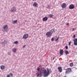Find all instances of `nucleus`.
Segmentation results:
<instances>
[{
	"label": "nucleus",
	"instance_id": "obj_13",
	"mask_svg": "<svg viewBox=\"0 0 77 77\" xmlns=\"http://www.w3.org/2000/svg\"><path fill=\"white\" fill-rule=\"evenodd\" d=\"M33 6H34L35 7H36V6H38V4L37 3H36V2H35L33 5Z\"/></svg>",
	"mask_w": 77,
	"mask_h": 77
},
{
	"label": "nucleus",
	"instance_id": "obj_36",
	"mask_svg": "<svg viewBox=\"0 0 77 77\" xmlns=\"http://www.w3.org/2000/svg\"><path fill=\"white\" fill-rule=\"evenodd\" d=\"M54 57L53 58V60H54Z\"/></svg>",
	"mask_w": 77,
	"mask_h": 77
},
{
	"label": "nucleus",
	"instance_id": "obj_15",
	"mask_svg": "<svg viewBox=\"0 0 77 77\" xmlns=\"http://www.w3.org/2000/svg\"><path fill=\"white\" fill-rule=\"evenodd\" d=\"M12 51L14 53H16V51H17V49L15 48H14L12 49Z\"/></svg>",
	"mask_w": 77,
	"mask_h": 77
},
{
	"label": "nucleus",
	"instance_id": "obj_24",
	"mask_svg": "<svg viewBox=\"0 0 77 77\" xmlns=\"http://www.w3.org/2000/svg\"><path fill=\"white\" fill-rule=\"evenodd\" d=\"M71 42H72L71 41H70L69 42V45H71Z\"/></svg>",
	"mask_w": 77,
	"mask_h": 77
},
{
	"label": "nucleus",
	"instance_id": "obj_34",
	"mask_svg": "<svg viewBox=\"0 0 77 77\" xmlns=\"http://www.w3.org/2000/svg\"><path fill=\"white\" fill-rule=\"evenodd\" d=\"M69 23H67V26H69Z\"/></svg>",
	"mask_w": 77,
	"mask_h": 77
},
{
	"label": "nucleus",
	"instance_id": "obj_22",
	"mask_svg": "<svg viewBox=\"0 0 77 77\" xmlns=\"http://www.w3.org/2000/svg\"><path fill=\"white\" fill-rule=\"evenodd\" d=\"M9 75L11 77L13 76V75L11 73H9Z\"/></svg>",
	"mask_w": 77,
	"mask_h": 77
},
{
	"label": "nucleus",
	"instance_id": "obj_9",
	"mask_svg": "<svg viewBox=\"0 0 77 77\" xmlns=\"http://www.w3.org/2000/svg\"><path fill=\"white\" fill-rule=\"evenodd\" d=\"M74 42V44L75 45H77V38H75L73 40Z\"/></svg>",
	"mask_w": 77,
	"mask_h": 77
},
{
	"label": "nucleus",
	"instance_id": "obj_26",
	"mask_svg": "<svg viewBox=\"0 0 77 77\" xmlns=\"http://www.w3.org/2000/svg\"><path fill=\"white\" fill-rule=\"evenodd\" d=\"M7 77H11L10 75L9 74H7Z\"/></svg>",
	"mask_w": 77,
	"mask_h": 77
},
{
	"label": "nucleus",
	"instance_id": "obj_16",
	"mask_svg": "<svg viewBox=\"0 0 77 77\" xmlns=\"http://www.w3.org/2000/svg\"><path fill=\"white\" fill-rule=\"evenodd\" d=\"M1 69H3L5 68V66L3 65H2L0 66Z\"/></svg>",
	"mask_w": 77,
	"mask_h": 77
},
{
	"label": "nucleus",
	"instance_id": "obj_5",
	"mask_svg": "<svg viewBox=\"0 0 77 77\" xmlns=\"http://www.w3.org/2000/svg\"><path fill=\"white\" fill-rule=\"evenodd\" d=\"M10 11L11 12H14L16 11V7H13L11 8Z\"/></svg>",
	"mask_w": 77,
	"mask_h": 77
},
{
	"label": "nucleus",
	"instance_id": "obj_32",
	"mask_svg": "<svg viewBox=\"0 0 77 77\" xmlns=\"http://www.w3.org/2000/svg\"><path fill=\"white\" fill-rule=\"evenodd\" d=\"M76 36L75 35H73V38H75Z\"/></svg>",
	"mask_w": 77,
	"mask_h": 77
},
{
	"label": "nucleus",
	"instance_id": "obj_23",
	"mask_svg": "<svg viewBox=\"0 0 77 77\" xmlns=\"http://www.w3.org/2000/svg\"><path fill=\"white\" fill-rule=\"evenodd\" d=\"M49 16L50 17H53V15L52 14H49Z\"/></svg>",
	"mask_w": 77,
	"mask_h": 77
},
{
	"label": "nucleus",
	"instance_id": "obj_18",
	"mask_svg": "<svg viewBox=\"0 0 77 77\" xmlns=\"http://www.w3.org/2000/svg\"><path fill=\"white\" fill-rule=\"evenodd\" d=\"M17 20L13 21H12V24H15L16 23H17Z\"/></svg>",
	"mask_w": 77,
	"mask_h": 77
},
{
	"label": "nucleus",
	"instance_id": "obj_25",
	"mask_svg": "<svg viewBox=\"0 0 77 77\" xmlns=\"http://www.w3.org/2000/svg\"><path fill=\"white\" fill-rule=\"evenodd\" d=\"M37 70L38 71H40V68H37Z\"/></svg>",
	"mask_w": 77,
	"mask_h": 77
},
{
	"label": "nucleus",
	"instance_id": "obj_31",
	"mask_svg": "<svg viewBox=\"0 0 77 77\" xmlns=\"http://www.w3.org/2000/svg\"><path fill=\"white\" fill-rule=\"evenodd\" d=\"M75 29H76L73 28V29H72V31H74V30H75Z\"/></svg>",
	"mask_w": 77,
	"mask_h": 77
},
{
	"label": "nucleus",
	"instance_id": "obj_10",
	"mask_svg": "<svg viewBox=\"0 0 77 77\" xmlns=\"http://www.w3.org/2000/svg\"><path fill=\"white\" fill-rule=\"evenodd\" d=\"M58 69L60 72H62V67H61V66H59L58 67Z\"/></svg>",
	"mask_w": 77,
	"mask_h": 77
},
{
	"label": "nucleus",
	"instance_id": "obj_4",
	"mask_svg": "<svg viewBox=\"0 0 77 77\" xmlns=\"http://www.w3.org/2000/svg\"><path fill=\"white\" fill-rule=\"evenodd\" d=\"M46 35L47 36V37H50V36H52V33H51L50 32H47L46 33Z\"/></svg>",
	"mask_w": 77,
	"mask_h": 77
},
{
	"label": "nucleus",
	"instance_id": "obj_20",
	"mask_svg": "<svg viewBox=\"0 0 77 77\" xmlns=\"http://www.w3.org/2000/svg\"><path fill=\"white\" fill-rule=\"evenodd\" d=\"M73 65V62H72L71 63H70V66H72Z\"/></svg>",
	"mask_w": 77,
	"mask_h": 77
},
{
	"label": "nucleus",
	"instance_id": "obj_1",
	"mask_svg": "<svg viewBox=\"0 0 77 77\" xmlns=\"http://www.w3.org/2000/svg\"><path fill=\"white\" fill-rule=\"evenodd\" d=\"M51 72V70L49 68H47V70L46 69H41L40 74H43L44 77H48Z\"/></svg>",
	"mask_w": 77,
	"mask_h": 77
},
{
	"label": "nucleus",
	"instance_id": "obj_11",
	"mask_svg": "<svg viewBox=\"0 0 77 77\" xmlns=\"http://www.w3.org/2000/svg\"><path fill=\"white\" fill-rule=\"evenodd\" d=\"M48 20V17H45L43 18V21H47Z\"/></svg>",
	"mask_w": 77,
	"mask_h": 77
},
{
	"label": "nucleus",
	"instance_id": "obj_14",
	"mask_svg": "<svg viewBox=\"0 0 77 77\" xmlns=\"http://www.w3.org/2000/svg\"><path fill=\"white\" fill-rule=\"evenodd\" d=\"M63 52H64V51L63 49H62L61 50H60V54H61V55H62V54H63Z\"/></svg>",
	"mask_w": 77,
	"mask_h": 77
},
{
	"label": "nucleus",
	"instance_id": "obj_29",
	"mask_svg": "<svg viewBox=\"0 0 77 77\" xmlns=\"http://www.w3.org/2000/svg\"><path fill=\"white\" fill-rule=\"evenodd\" d=\"M59 37L57 39H55V41H57L58 40V39H59Z\"/></svg>",
	"mask_w": 77,
	"mask_h": 77
},
{
	"label": "nucleus",
	"instance_id": "obj_17",
	"mask_svg": "<svg viewBox=\"0 0 77 77\" xmlns=\"http://www.w3.org/2000/svg\"><path fill=\"white\" fill-rule=\"evenodd\" d=\"M50 31H51V35H52V33H53V32H54L55 30L53 29H52L51 30H50Z\"/></svg>",
	"mask_w": 77,
	"mask_h": 77
},
{
	"label": "nucleus",
	"instance_id": "obj_12",
	"mask_svg": "<svg viewBox=\"0 0 77 77\" xmlns=\"http://www.w3.org/2000/svg\"><path fill=\"white\" fill-rule=\"evenodd\" d=\"M7 44V42L6 40H4V42H3L2 44L3 46H5V45Z\"/></svg>",
	"mask_w": 77,
	"mask_h": 77
},
{
	"label": "nucleus",
	"instance_id": "obj_2",
	"mask_svg": "<svg viewBox=\"0 0 77 77\" xmlns=\"http://www.w3.org/2000/svg\"><path fill=\"white\" fill-rule=\"evenodd\" d=\"M2 30L3 32H8V27L7 25H4L3 26Z\"/></svg>",
	"mask_w": 77,
	"mask_h": 77
},
{
	"label": "nucleus",
	"instance_id": "obj_27",
	"mask_svg": "<svg viewBox=\"0 0 77 77\" xmlns=\"http://www.w3.org/2000/svg\"><path fill=\"white\" fill-rule=\"evenodd\" d=\"M8 55H10V54H11V52H8Z\"/></svg>",
	"mask_w": 77,
	"mask_h": 77
},
{
	"label": "nucleus",
	"instance_id": "obj_19",
	"mask_svg": "<svg viewBox=\"0 0 77 77\" xmlns=\"http://www.w3.org/2000/svg\"><path fill=\"white\" fill-rule=\"evenodd\" d=\"M14 44H18V42L17 41H15L14 42Z\"/></svg>",
	"mask_w": 77,
	"mask_h": 77
},
{
	"label": "nucleus",
	"instance_id": "obj_35",
	"mask_svg": "<svg viewBox=\"0 0 77 77\" xmlns=\"http://www.w3.org/2000/svg\"><path fill=\"white\" fill-rule=\"evenodd\" d=\"M26 46V45H24L23 46V48H24Z\"/></svg>",
	"mask_w": 77,
	"mask_h": 77
},
{
	"label": "nucleus",
	"instance_id": "obj_33",
	"mask_svg": "<svg viewBox=\"0 0 77 77\" xmlns=\"http://www.w3.org/2000/svg\"><path fill=\"white\" fill-rule=\"evenodd\" d=\"M39 73H38V75H37V77H38V76H39Z\"/></svg>",
	"mask_w": 77,
	"mask_h": 77
},
{
	"label": "nucleus",
	"instance_id": "obj_21",
	"mask_svg": "<svg viewBox=\"0 0 77 77\" xmlns=\"http://www.w3.org/2000/svg\"><path fill=\"white\" fill-rule=\"evenodd\" d=\"M69 52L67 50H66V51H65V53L66 54H68Z\"/></svg>",
	"mask_w": 77,
	"mask_h": 77
},
{
	"label": "nucleus",
	"instance_id": "obj_3",
	"mask_svg": "<svg viewBox=\"0 0 77 77\" xmlns=\"http://www.w3.org/2000/svg\"><path fill=\"white\" fill-rule=\"evenodd\" d=\"M72 71V69L71 68H67L65 72V74H68V73H69V72H71Z\"/></svg>",
	"mask_w": 77,
	"mask_h": 77
},
{
	"label": "nucleus",
	"instance_id": "obj_8",
	"mask_svg": "<svg viewBox=\"0 0 77 77\" xmlns=\"http://www.w3.org/2000/svg\"><path fill=\"white\" fill-rule=\"evenodd\" d=\"M61 7L62 8H66V3H63L61 5Z\"/></svg>",
	"mask_w": 77,
	"mask_h": 77
},
{
	"label": "nucleus",
	"instance_id": "obj_7",
	"mask_svg": "<svg viewBox=\"0 0 77 77\" xmlns=\"http://www.w3.org/2000/svg\"><path fill=\"white\" fill-rule=\"evenodd\" d=\"M29 36V35L28 34H25V35H23V38L24 39H27V38H28Z\"/></svg>",
	"mask_w": 77,
	"mask_h": 77
},
{
	"label": "nucleus",
	"instance_id": "obj_30",
	"mask_svg": "<svg viewBox=\"0 0 77 77\" xmlns=\"http://www.w3.org/2000/svg\"><path fill=\"white\" fill-rule=\"evenodd\" d=\"M54 38H51V41H54Z\"/></svg>",
	"mask_w": 77,
	"mask_h": 77
},
{
	"label": "nucleus",
	"instance_id": "obj_28",
	"mask_svg": "<svg viewBox=\"0 0 77 77\" xmlns=\"http://www.w3.org/2000/svg\"><path fill=\"white\" fill-rule=\"evenodd\" d=\"M65 47H66V49H68V46H66Z\"/></svg>",
	"mask_w": 77,
	"mask_h": 77
},
{
	"label": "nucleus",
	"instance_id": "obj_37",
	"mask_svg": "<svg viewBox=\"0 0 77 77\" xmlns=\"http://www.w3.org/2000/svg\"><path fill=\"white\" fill-rule=\"evenodd\" d=\"M36 0H33V1H35Z\"/></svg>",
	"mask_w": 77,
	"mask_h": 77
},
{
	"label": "nucleus",
	"instance_id": "obj_38",
	"mask_svg": "<svg viewBox=\"0 0 77 77\" xmlns=\"http://www.w3.org/2000/svg\"><path fill=\"white\" fill-rule=\"evenodd\" d=\"M64 77H66V76H65Z\"/></svg>",
	"mask_w": 77,
	"mask_h": 77
},
{
	"label": "nucleus",
	"instance_id": "obj_6",
	"mask_svg": "<svg viewBox=\"0 0 77 77\" xmlns=\"http://www.w3.org/2000/svg\"><path fill=\"white\" fill-rule=\"evenodd\" d=\"M75 8V5L73 4H71L69 6V9H73Z\"/></svg>",
	"mask_w": 77,
	"mask_h": 77
}]
</instances>
